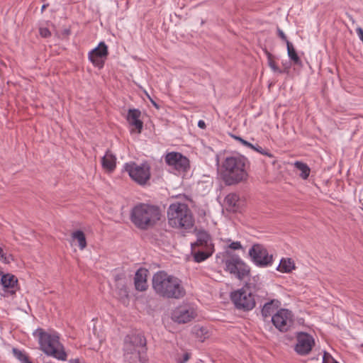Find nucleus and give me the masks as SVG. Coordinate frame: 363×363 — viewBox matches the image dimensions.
I'll return each instance as SVG.
<instances>
[{"label": "nucleus", "instance_id": "obj_1", "mask_svg": "<svg viewBox=\"0 0 363 363\" xmlns=\"http://www.w3.org/2000/svg\"><path fill=\"white\" fill-rule=\"evenodd\" d=\"M248 160L240 155L227 156L222 162L220 174L226 185L237 184L247 179Z\"/></svg>", "mask_w": 363, "mask_h": 363}, {"label": "nucleus", "instance_id": "obj_2", "mask_svg": "<svg viewBox=\"0 0 363 363\" xmlns=\"http://www.w3.org/2000/svg\"><path fill=\"white\" fill-rule=\"evenodd\" d=\"M152 287L155 293L163 298L179 299L185 295L181 280L164 271L154 274Z\"/></svg>", "mask_w": 363, "mask_h": 363}, {"label": "nucleus", "instance_id": "obj_3", "mask_svg": "<svg viewBox=\"0 0 363 363\" xmlns=\"http://www.w3.org/2000/svg\"><path fill=\"white\" fill-rule=\"evenodd\" d=\"M33 335L38 339L40 349L48 357L60 361H66L67 354L60 341L59 334L55 331L47 332L42 328L36 329Z\"/></svg>", "mask_w": 363, "mask_h": 363}, {"label": "nucleus", "instance_id": "obj_4", "mask_svg": "<svg viewBox=\"0 0 363 363\" xmlns=\"http://www.w3.org/2000/svg\"><path fill=\"white\" fill-rule=\"evenodd\" d=\"M160 208L152 204L140 203L135 205L130 213V219L140 229L145 230L160 220Z\"/></svg>", "mask_w": 363, "mask_h": 363}, {"label": "nucleus", "instance_id": "obj_5", "mask_svg": "<svg viewBox=\"0 0 363 363\" xmlns=\"http://www.w3.org/2000/svg\"><path fill=\"white\" fill-rule=\"evenodd\" d=\"M146 340L143 335L127 336L124 342V359L128 363H147Z\"/></svg>", "mask_w": 363, "mask_h": 363}, {"label": "nucleus", "instance_id": "obj_6", "mask_svg": "<svg viewBox=\"0 0 363 363\" xmlns=\"http://www.w3.org/2000/svg\"><path fill=\"white\" fill-rule=\"evenodd\" d=\"M167 217L169 224L174 228L188 229L194 225L191 211L184 203H172L167 210Z\"/></svg>", "mask_w": 363, "mask_h": 363}, {"label": "nucleus", "instance_id": "obj_7", "mask_svg": "<svg viewBox=\"0 0 363 363\" xmlns=\"http://www.w3.org/2000/svg\"><path fill=\"white\" fill-rule=\"evenodd\" d=\"M124 169L130 177L140 185H144L150 178V167L147 163L138 164L135 162L125 163Z\"/></svg>", "mask_w": 363, "mask_h": 363}, {"label": "nucleus", "instance_id": "obj_8", "mask_svg": "<svg viewBox=\"0 0 363 363\" xmlns=\"http://www.w3.org/2000/svg\"><path fill=\"white\" fill-rule=\"evenodd\" d=\"M225 270L239 279H243L250 274V267L238 256L233 255L224 261Z\"/></svg>", "mask_w": 363, "mask_h": 363}, {"label": "nucleus", "instance_id": "obj_9", "mask_svg": "<svg viewBox=\"0 0 363 363\" xmlns=\"http://www.w3.org/2000/svg\"><path fill=\"white\" fill-rule=\"evenodd\" d=\"M249 255L252 262L257 267H267L273 263V256L261 244H254L249 250Z\"/></svg>", "mask_w": 363, "mask_h": 363}, {"label": "nucleus", "instance_id": "obj_10", "mask_svg": "<svg viewBox=\"0 0 363 363\" xmlns=\"http://www.w3.org/2000/svg\"><path fill=\"white\" fill-rule=\"evenodd\" d=\"M231 300L238 309L250 311L255 306V301L249 289L242 288L231 294Z\"/></svg>", "mask_w": 363, "mask_h": 363}, {"label": "nucleus", "instance_id": "obj_11", "mask_svg": "<svg viewBox=\"0 0 363 363\" xmlns=\"http://www.w3.org/2000/svg\"><path fill=\"white\" fill-rule=\"evenodd\" d=\"M272 322L279 331L286 332L293 323L292 313L288 309H279L272 316Z\"/></svg>", "mask_w": 363, "mask_h": 363}, {"label": "nucleus", "instance_id": "obj_12", "mask_svg": "<svg viewBox=\"0 0 363 363\" xmlns=\"http://www.w3.org/2000/svg\"><path fill=\"white\" fill-rule=\"evenodd\" d=\"M296 342L294 346L295 352L299 355H306L310 353L315 345L313 337L303 332L297 333Z\"/></svg>", "mask_w": 363, "mask_h": 363}, {"label": "nucleus", "instance_id": "obj_13", "mask_svg": "<svg viewBox=\"0 0 363 363\" xmlns=\"http://www.w3.org/2000/svg\"><path fill=\"white\" fill-rule=\"evenodd\" d=\"M108 55V46L104 42L101 41L97 47L89 52L88 59L94 67L101 69Z\"/></svg>", "mask_w": 363, "mask_h": 363}, {"label": "nucleus", "instance_id": "obj_14", "mask_svg": "<svg viewBox=\"0 0 363 363\" xmlns=\"http://www.w3.org/2000/svg\"><path fill=\"white\" fill-rule=\"evenodd\" d=\"M166 163L179 173L187 170L189 167V161L185 156L179 152H171L165 156Z\"/></svg>", "mask_w": 363, "mask_h": 363}, {"label": "nucleus", "instance_id": "obj_15", "mask_svg": "<svg viewBox=\"0 0 363 363\" xmlns=\"http://www.w3.org/2000/svg\"><path fill=\"white\" fill-rule=\"evenodd\" d=\"M1 284L4 296H9L14 295L18 289V279L12 274H3L1 277Z\"/></svg>", "mask_w": 363, "mask_h": 363}, {"label": "nucleus", "instance_id": "obj_16", "mask_svg": "<svg viewBox=\"0 0 363 363\" xmlns=\"http://www.w3.org/2000/svg\"><path fill=\"white\" fill-rule=\"evenodd\" d=\"M195 317V312L192 308L178 307L172 313V319L178 323H186Z\"/></svg>", "mask_w": 363, "mask_h": 363}, {"label": "nucleus", "instance_id": "obj_17", "mask_svg": "<svg viewBox=\"0 0 363 363\" xmlns=\"http://www.w3.org/2000/svg\"><path fill=\"white\" fill-rule=\"evenodd\" d=\"M148 274V270L145 268H140L137 270L135 274L134 284L138 291H143L147 289V277Z\"/></svg>", "mask_w": 363, "mask_h": 363}, {"label": "nucleus", "instance_id": "obj_18", "mask_svg": "<svg viewBox=\"0 0 363 363\" xmlns=\"http://www.w3.org/2000/svg\"><path fill=\"white\" fill-rule=\"evenodd\" d=\"M141 116V112L138 109L133 108L129 109L128 115H127V121L128 123L135 127V128L138 130V133H140L143 127V123L140 119Z\"/></svg>", "mask_w": 363, "mask_h": 363}, {"label": "nucleus", "instance_id": "obj_19", "mask_svg": "<svg viewBox=\"0 0 363 363\" xmlns=\"http://www.w3.org/2000/svg\"><path fill=\"white\" fill-rule=\"evenodd\" d=\"M196 237V242L194 244H191L192 248L198 246L203 249L211 248V250H214V246L212 243L211 236L207 232L199 231L198 232Z\"/></svg>", "mask_w": 363, "mask_h": 363}, {"label": "nucleus", "instance_id": "obj_20", "mask_svg": "<svg viewBox=\"0 0 363 363\" xmlns=\"http://www.w3.org/2000/svg\"><path fill=\"white\" fill-rule=\"evenodd\" d=\"M115 281V292L118 296V298L124 299L128 298V291L126 286L125 279L123 277H121L120 276H116Z\"/></svg>", "mask_w": 363, "mask_h": 363}, {"label": "nucleus", "instance_id": "obj_21", "mask_svg": "<svg viewBox=\"0 0 363 363\" xmlns=\"http://www.w3.org/2000/svg\"><path fill=\"white\" fill-rule=\"evenodd\" d=\"M116 157L109 150L106 151L105 155L101 159V164L104 169L108 172H112L116 168Z\"/></svg>", "mask_w": 363, "mask_h": 363}, {"label": "nucleus", "instance_id": "obj_22", "mask_svg": "<svg viewBox=\"0 0 363 363\" xmlns=\"http://www.w3.org/2000/svg\"><path fill=\"white\" fill-rule=\"evenodd\" d=\"M296 266L294 260L291 258H282L277 270L281 273H290L295 269Z\"/></svg>", "mask_w": 363, "mask_h": 363}, {"label": "nucleus", "instance_id": "obj_23", "mask_svg": "<svg viewBox=\"0 0 363 363\" xmlns=\"http://www.w3.org/2000/svg\"><path fill=\"white\" fill-rule=\"evenodd\" d=\"M238 201L239 196L238 194L234 193L228 194L225 198V203L227 206L228 210L229 211H237Z\"/></svg>", "mask_w": 363, "mask_h": 363}, {"label": "nucleus", "instance_id": "obj_24", "mask_svg": "<svg viewBox=\"0 0 363 363\" xmlns=\"http://www.w3.org/2000/svg\"><path fill=\"white\" fill-rule=\"evenodd\" d=\"M214 250L211 248H201L198 252L194 254V259L196 262H201L212 255Z\"/></svg>", "mask_w": 363, "mask_h": 363}, {"label": "nucleus", "instance_id": "obj_25", "mask_svg": "<svg viewBox=\"0 0 363 363\" xmlns=\"http://www.w3.org/2000/svg\"><path fill=\"white\" fill-rule=\"evenodd\" d=\"M294 165L297 169H298L301 172L299 176L303 179H308L311 172V169L306 163H303L300 161H296L294 162Z\"/></svg>", "mask_w": 363, "mask_h": 363}, {"label": "nucleus", "instance_id": "obj_26", "mask_svg": "<svg viewBox=\"0 0 363 363\" xmlns=\"http://www.w3.org/2000/svg\"><path fill=\"white\" fill-rule=\"evenodd\" d=\"M287 54L289 57V59L295 64V65H301V61L300 57H298V54L296 53V51L293 46V45L290 42H287Z\"/></svg>", "mask_w": 363, "mask_h": 363}, {"label": "nucleus", "instance_id": "obj_27", "mask_svg": "<svg viewBox=\"0 0 363 363\" xmlns=\"http://www.w3.org/2000/svg\"><path fill=\"white\" fill-rule=\"evenodd\" d=\"M72 238L77 240L80 250H84L86 247V240L84 233L82 230H76L72 233Z\"/></svg>", "mask_w": 363, "mask_h": 363}, {"label": "nucleus", "instance_id": "obj_28", "mask_svg": "<svg viewBox=\"0 0 363 363\" xmlns=\"http://www.w3.org/2000/svg\"><path fill=\"white\" fill-rule=\"evenodd\" d=\"M13 353L15 356V357L19 360L21 363H32L29 359L27 354L23 352V351H21L18 349L13 348Z\"/></svg>", "mask_w": 363, "mask_h": 363}, {"label": "nucleus", "instance_id": "obj_29", "mask_svg": "<svg viewBox=\"0 0 363 363\" xmlns=\"http://www.w3.org/2000/svg\"><path fill=\"white\" fill-rule=\"evenodd\" d=\"M274 311V302H267L266 303L262 309V314L264 317L270 316L272 313Z\"/></svg>", "mask_w": 363, "mask_h": 363}, {"label": "nucleus", "instance_id": "obj_30", "mask_svg": "<svg viewBox=\"0 0 363 363\" xmlns=\"http://www.w3.org/2000/svg\"><path fill=\"white\" fill-rule=\"evenodd\" d=\"M267 56V62L269 67L272 69L274 72L282 73V71L277 66L274 61V56L269 52H266Z\"/></svg>", "mask_w": 363, "mask_h": 363}, {"label": "nucleus", "instance_id": "obj_31", "mask_svg": "<svg viewBox=\"0 0 363 363\" xmlns=\"http://www.w3.org/2000/svg\"><path fill=\"white\" fill-rule=\"evenodd\" d=\"M0 259L4 264H9L13 260V257L11 255H7L4 253L3 249L0 247Z\"/></svg>", "mask_w": 363, "mask_h": 363}, {"label": "nucleus", "instance_id": "obj_32", "mask_svg": "<svg viewBox=\"0 0 363 363\" xmlns=\"http://www.w3.org/2000/svg\"><path fill=\"white\" fill-rule=\"evenodd\" d=\"M252 150L260 153L261 155H266V156H268L269 157H272L273 155L272 153H270L269 152H268L267 150L263 149L261 146L259 145H254V147H252Z\"/></svg>", "mask_w": 363, "mask_h": 363}, {"label": "nucleus", "instance_id": "obj_33", "mask_svg": "<svg viewBox=\"0 0 363 363\" xmlns=\"http://www.w3.org/2000/svg\"><path fill=\"white\" fill-rule=\"evenodd\" d=\"M237 141L240 142L242 145L245 146V147H247L250 149H252V147H254V145L249 143L248 141L244 140L243 138H242L240 136H236V135H233V136Z\"/></svg>", "mask_w": 363, "mask_h": 363}, {"label": "nucleus", "instance_id": "obj_34", "mask_svg": "<svg viewBox=\"0 0 363 363\" xmlns=\"http://www.w3.org/2000/svg\"><path fill=\"white\" fill-rule=\"evenodd\" d=\"M322 363H339V362L337 361H336L335 359H334L329 353L324 352Z\"/></svg>", "mask_w": 363, "mask_h": 363}, {"label": "nucleus", "instance_id": "obj_35", "mask_svg": "<svg viewBox=\"0 0 363 363\" xmlns=\"http://www.w3.org/2000/svg\"><path fill=\"white\" fill-rule=\"evenodd\" d=\"M39 33L40 36L43 38H48L51 35V33L49 29L45 27L40 28Z\"/></svg>", "mask_w": 363, "mask_h": 363}, {"label": "nucleus", "instance_id": "obj_36", "mask_svg": "<svg viewBox=\"0 0 363 363\" xmlns=\"http://www.w3.org/2000/svg\"><path fill=\"white\" fill-rule=\"evenodd\" d=\"M228 247L232 249V250H240V249H242V245H241L240 242L235 241V242H232L229 245Z\"/></svg>", "mask_w": 363, "mask_h": 363}, {"label": "nucleus", "instance_id": "obj_37", "mask_svg": "<svg viewBox=\"0 0 363 363\" xmlns=\"http://www.w3.org/2000/svg\"><path fill=\"white\" fill-rule=\"evenodd\" d=\"M277 34H278L279 37L281 40H283L286 43V44L287 45V42H289V41L288 40V39H287L285 33H284V31L281 29H280L279 28H277Z\"/></svg>", "mask_w": 363, "mask_h": 363}, {"label": "nucleus", "instance_id": "obj_38", "mask_svg": "<svg viewBox=\"0 0 363 363\" xmlns=\"http://www.w3.org/2000/svg\"><path fill=\"white\" fill-rule=\"evenodd\" d=\"M357 34L361 41L363 43V29L360 27L356 29Z\"/></svg>", "mask_w": 363, "mask_h": 363}, {"label": "nucleus", "instance_id": "obj_39", "mask_svg": "<svg viewBox=\"0 0 363 363\" xmlns=\"http://www.w3.org/2000/svg\"><path fill=\"white\" fill-rule=\"evenodd\" d=\"M190 358V355L189 353L186 352L183 355V359L182 360H178V362L179 363H185L187 362Z\"/></svg>", "mask_w": 363, "mask_h": 363}, {"label": "nucleus", "instance_id": "obj_40", "mask_svg": "<svg viewBox=\"0 0 363 363\" xmlns=\"http://www.w3.org/2000/svg\"><path fill=\"white\" fill-rule=\"evenodd\" d=\"M198 127L200 128L204 129L206 128V123L203 120H199L198 122Z\"/></svg>", "mask_w": 363, "mask_h": 363}, {"label": "nucleus", "instance_id": "obj_41", "mask_svg": "<svg viewBox=\"0 0 363 363\" xmlns=\"http://www.w3.org/2000/svg\"><path fill=\"white\" fill-rule=\"evenodd\" d=\"M48 6V4H44L43 6H42V8H41V12L43 13L44 11V10Z\"/></svg>", "mask_w": 363, "mask_h": 363}, {"label": "nucleus", "instance_id": "obj_42", "mask_svg": "<svg viewBox=\"0 0 363 363\" xmlns=\"http://www.w3.org/2000/svg\"><path fill=\"white\" fill-rule=\"evenodd\" d=\"M4 273L0 270V276L1 277V275L3 274Z\"/></svg>", "mask_w": 363, "mask_h": 363}]
</instances>
